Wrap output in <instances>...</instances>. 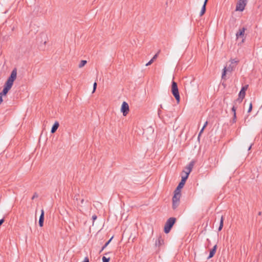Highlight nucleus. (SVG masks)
I'll list each match as a JSON object with an SVG mask.
<instances>
[{
	"mask_svg": "<svg viewBox=\"0 0 262 262\" xmlns=\"http://www.w3.org/2000/svg\"><path fill=\"white\" fill-rule=\"evenodd\" d=\"M17 76V69L14 68L11 72L10 77L8 78V80L12 81L14 82L16 79Z\"/></svg>",
	"mask_w": 262,
	"mask_h": 262,
	"instance_id": "8",
	"label": "nucleus"
},
{
	"mask_svg": "<svg viewBox=\"0 0 262 262\" xmlns=\"http://www.w3.org/2000/svg\"><path fill=\"white\" fill-rule=\"evenodd\" d=\"M236 121V114H233V123H235Z\"/></svg>",
	"mask_w": 262,
	"mask_h": 262,
	"instance_id": "30",
	"label": "nucleus"
},
{
	"mask_svg": "<svg viewBox=\"0 0 262 262\" xmlns=\"http://www.w3.org/2000/svg\"><path fill=\"white\" fill-rule=\"evenodd\" d=\"M159 53V51L156 54L154 57L152 58L151 59H150V60L149 61H148L146 64V66H148L150 64H151L154 61V60L157 58L158 56V54Z\"/></svg>",
	"mask_w": 262,
	"mask_h": 262,
	"instance_id": "17",
	"label": "nucleus"
},
{
	"mask_svg": "<svg viewBox=\"0 0 262 262\" xmlns=\"http://www.w3.org/2000/svg\"><path fill=\"white\" fill-rule=\"evenodd\" d=\"M37 197L36 193H35L32 197V200H34L35 198Z\"/></svg>",
	"mask_w": 262,
	"mask_h": 262,
	"instance_id": "34",
	"label": "nucleus"
},
{
	"mask_svg": "<svg viewBox=\"0 0 262 262\" xmlns=\"http://www.w3.org/2000/svg\"><path fill=\"white\" fill-rule=\"evenodd\" d=\"M252 104L251 102L250 103V105H249V109L248 110V113H250L252 111Z\"/></svg>",
	"mask_w": 262,
	"mask_h": 262,
	"instance_id": "29",
	"label": "nucleus"
},
{
	"mask_svg": "<svg viewBox=\"0 0 262 262\" xmlns=\"http://www.w3.org/2000/svg\"><path fill=\"white\" fill-rule=\"evenodd\" d=\"M171 92L172 93V95L176 98L177 102L179 103L180 100V94H179V92L177 83L174 81H173L172 82Z\"/></svg>",
	"mask_w": 262,
	"mask_h": 262,
	"instance_id": "2",
	"label": "nucleus"
},
{
	"mask_svg": "<svg viewBox=\"0 0 262 262\" xmlns=\"http://www.w3.org/2000/svg\"><path fill=\"white\" fill-rule=\"evenodd\" d=\"M44 221V211L43 209L41 211V214L39 219V225L40 227H42Z\"/></svg>",
	"mask_w": 262,
	"mask_h": 262,
	"instance_id": "9",
	"label": "nucleus"
},
{
	"mask_svg": "<svg viewBox=\"0 0 262 262\" xmlns=\"http://www.w3.org/2000/svg\"><path fill=\"white\" fill-rule=\"evenodd\" d=\"M176 219L174 217H170L166 221L164 226V232L168 233L170 232L171 228L175 223Z\"/></svg>",
	"mask_w": 262,
	"mask_h": 262,
	"instance_id": "3",
	"label": "nucleus"
},
{
	"mask_svg": "<svg viewBox=\"0 0 262 262\" xmlns=\"http://www.w3.org/2000/svg\"><path fill=\"white\" fill-rule=\"evenodd\" d=\"M129 111V105L128 103L124 101L121 105V112L124 116H126Z\"/></svg>",
	"mask_w": 262,
	"mask_h": 262,
	"instance_id": "5",
	"label": "nucleus"
},
{
	"mask_svg": "<svg viewBox=\"0 0 262 262\" xmlns=\"http://www.w3.org/2000/svg\"><path fill=\"white\" fill-rule=\"evenodd\" d=\"M163 243H164L163 239L162 238H161V237H159L158 238V239L156 241L155 245L156 246L160 247V246L163 245Z\"/></svg>",
	"mask_w": 262,
	"mask_h": 262,
	"instance_id": "16",
	"label": "nucleus"
},
{
	"mask_svg": "<svg viewBox=\"0 0 262 262\" xmlns=\"http://www.w3.org/2000/svg\"><path fill=\"white\" fill-rule=\"evenodd\" d=\"M238 62V60H236V59L231 60V64H233L234 63H237Z\"/></svg>",
	"mask_w": 262,
	"mask_h": 262,
	"instance_id": "26",
	"label": "nucleus"
},
{
	"mask_svg": "<svg viewBox=\"0 0 262 262\" xmlns=\"http://www.w3.org/2000/svg\"><path fill=\"white\" fill-rule=\"evenodd\" d=\"M113 237L111 238L102 247V249L100 251V252H101L102 251H103L106 247L109 244V243H110V242L111 241Z\"/></svg>",
	"mask_w": 262,
	"mask_h": 262,
	"instance_id": "22",
	"label": "nucleus"
},
{
	"mask_svg": "<svg viewBox=\"0 0 262 262\" xmlns=\"http://www.w3.org/2000/svg\"><path fill=\"white\" fill-rule=\"evenodd\" d=\"M204 129H205L204 128L202 127V128L201 129V130H200V132L199 133V137L200 136L201 134L203 133Z\"/></svg>",
	"mask_w": 262,
	"mask_h": 262,
	"instance_id": "31",
	"label": "nucleus"
},
{
	"mask_svg": "<svg viewBox=\"0 0 262 262\" xmlns=\"http://www.w3.org/2000/svg\"><path fill=\"white\" fill-rule=\"evenodd\" d=\"M161 110L160 109H159L158 111V115L160 116V115L161 114Z\"/></svg>",
	"mask_w": 262,
	"mask_h": 262,
	"instance_id": "37",
	"label": "nucleus"
},
{
	"mask_svg": "<svg viewBox=\"0 0 262 262\" xmlns=\"http://www.w3.org/2000/svg\"><path fill=\"white\" fill-rule=\"evenodd\" d=\"M204 129H205L204 128L202 127V128L201 129V130H200V132L199 133V137L200 136L201 134L203 133Z\"/></svg>",
	"mask_w": 262,
	"mask_h": 262,
	"instance_id": "32",
	"label": "nucleus"
},
{
	"mask_svg": "<svg viewBox=\"0 0 262 262\" xmlns=\"http://www.w3.org/2000/svg\"><path fill=\"white\" fill-rule=\"evenodd\" d=\"M245 30L246 29L245 28H243L242 29H239L238 31L237 32V33H236V37L238 38L241 36H243L245 33Z\"/></svg>",
	"mask_w": 262,
	"mask_h": 262,
	"instance_id": "14",
	"label": "nucleus"
},
{
	"mask_svg": "<svg viewBox=\"0 0 262 262\" xmlns=\"http://www.w3.org/2000/svg\"><path fill=\"white\" fill-rule=\"evenodd\" d=\"M185 182H186L184 181L183 180H181L175 190L176 191L181 192V189H182L183 187L185 184Z\"/></svg>",
	"mask_w": 262,
	"mask_h": 262,
	"instance_id": "12",
	"label": "nucleus"
},
{
	"mask_svg": "<svg viewBox=\"0 0 262 262\" xmlns=\"http://www.w3.org/2000/svg\"><path fill=\"white\" fill-rule=\"evenodd\" d=\"M247 0H238L236 4L235 11H243L247 5Z\"/></svg>",
	"mask_w": 262,
	"mask_h": 262,
	"instance_id": "4",
	"label": "nucleus"
},
{
	"mask_svg": "<svg viewBox=\"0 0 262 262\" xmlns=\"http://www.w3.org/2000/svg\"><path fill=\"white\" fill-rule=\"evenodd\" d=\"M188 177V176L187 174H184V176H182V179L181 180H183L184 181L186 182V180L187 179Z\"/></svg>",
	"mask_w": 262,
	"mask_h": 262,
	"instance_id": "23",
	"label": "nucleus"
},
{
	"mask_svg": "<svg viewBox=\"0 0 262 262\" xmlns=\"http://www.w3.org/2000/svg\"><path fill=\"white\" fill-rule=\"evenodd\" d=\"M86 63H87L86 60H81L80 63L78 65L79 68H81L83 67L86 64Z\"/></svg>",
	"mask_w": 262,
	"mask_h": 262,
	"instance_id": "21",
	"label": "nucleus"
},
{
	"mask_svg": "<svg viewBox=\"0 0 262 262\" xmlns=\"http://www.w3.org/2000/svg\"><path fill=\"white\" fill-rule=\"evenodd\" d=\"M96 87H97V83L96 82H95L93 84V91L92 92L93 93H94L95 91H96Z\"/></svg>",
	"mask_w": 262,
	"mask_h": 262,
	"instance_id": "27",
	"label": "nucleus"
},
{
	"mask_svg": "<svg viewBox=\"0 0 262 262\" xmlns=\"http://www.w3.org/2000/svg\"><path fill=\"white\" fill-rule=\"evenodd\" d=\"M246 95V92H243V91H240L238 94V98L236 101H239V102H241L243 99L245 98Z\"/></svg>",
	"mask_w": 262,
	"mask_h": 262,
	"instance_id": "10",
	"label": "nucleus"
},
{
	"mask_svg": "<svg viewBox=\"0 0 262 262\" xmlns=\"http://www.w3.org/2000/svg\"><path fill=\"white\" fill-rule=\"evenodd\" d=\"M236 107L235 106H233L231 109V111L233 112V114H236Z\"/></svg>",
	"mask_w": 262,
	"mask_h": 262,
	"instance_id": "28",
	"label": "nucleus"
},
{
	"mask_svg": "<svg viewBox=\"0 0 262 262\" xmlns=\"http://www.w3.org/2000/svg\"><path fill=\"white\" fill-rule=\"evenodd\" d=\"M13 82L7 79V81L6 82V83L5 84V85L7 87H9L10 88H11L13 85Z\"/></svg>",
	"mask_w": 262,
	"mask_h": 262,
	"instance_id": "19",
	"label": "nucleus"
},
{
	"mask_svg": "<svg viewBox=\"0 0 262 262\" xmlns=\"http://www.w3.org/2000/svg\"><path fill=\"white\" fill-rule=\"evenodd\" d=\"M216 248L217 246L215 245L213 247V249L210 250L209 255L207 258L208 259H210L214 256L216 250Z\"/></svg>",
	"mask_w": 262,
	"mask_h": 262,
	"instance_id": "13",
	"label": "nucleus"
},
{
	"mask_svg": "<svg viewBox=\"0 0 262 262\" xmlns=\"http://www.w3.org/2000/svg\"><path fill=\"white\" fill-rule=\"evenodd\" d=\"M207 2H208V0L205 1L204 5H203V6L202 8L201 11L200 12V16H202L205 13V12L206 11V6Z\"/></svg>",
	"mask_w": 262,
	"mask_h": 262,
	"instance_id": "15",
	"label": "nucleus"
},
{
	"mask_svg": "<svg viewBox=\"0 0 262 262\" xmlns=\"http://www.w3.org/2000/svg\"><path fill=\"white\" fill-rule=\"evenodd\" d=\"M110 258H106L105 256H103L102 257V261L103 262H109Z\"/></svg>",
	"mask_w": 262,
	"mask_h": 262,
	"instance_id": "25",
	"label": "nucleus"
},
{
	"mask_svg": "<svg viewBox=\"0 0 262 262\" xmlns=\"http://www.w3.org/2000/svg\"><path fill=\"white\" fill-rule=\"evenodd\" d=\"M223 224H224V217L222 216L221 219L220 226L218 229L219 231H221L223 227Z\"/></svg>",
	"mask_w": 262,
	"mask_h": 262,
	"instance_id": "20",
	"label": "nucleus"
},
{
	"mask_svg": "<svg viewBox=\"0 0 262 262\" xmlns=\"http://www.w3.org/2000/svg\"><path fill=\"white\" fill-rule=\"evenodd\" d=\"M10 89H11V88L4 85V89H3V91L1 93H0V94H1V96H2L3 95H5L7 94V93Z\"/></svg>",
	"mask_w": 262,
	"mask_h": 262,
	"instance_id": "18",
	"label": "nucleus"
},
{
	"mask_svg": "<svg viewBox=\"0 0 262 262\" xmlns=\"http://www.w3.org/2000/svg\"><path fill=\"white\" fill-rule=\"evenodd\" d=\"M84 202V200L83 199H82L81 200H80V204L82 205L83 204Z\"/></svg>",
	"mask_w": 262,
	"mask_h": 262,
	"instance_id": "38",
	"label": "nucleus"
},
{
	"mask_svg": "<svg viewBox=\"0 0 262 262\" xmlns=\"http://www.w3.org/2000/svg\"><path fill=\"white\" fill-rule=\"evenodd\" d=\"M160 106V108H163L162 105L161 104Z\"/></svg>",
	"mask_w": 262,
	"mask_h": 262,
	"instance_id": "41",
	"label": "nucleus"
},
{
	"mask_svg": "<svg viewBox=\"0 0 262 262\" xmlns=\"http://www.w3.org/2000/svg\"><path fill=\"white\" fill-rule=\"evenodd\" d=\"M4 222V219H2L0 220V226Z\"/></svg>",
	"mask_w": 262,
	"mask_h": 262,
	"instance_id": "35",
	"label": "nucleus"
},
{
	"mask_svg": "<svg viewBox=\"0 0 262 262\" xmlns=\"http://www.w3.org/2000/svg\"><path fill=\"white\" fill-rule=\"evenodd\" d=\"M194 165V162H191L185 168V169L183 171V173L187 176H189V173L192 170V169Z\"/></svg>",
	"mask_w": 262,
	"mask_h": 262,
	"instance_id": "6",
	"label": "nucleus"
},
{
	"mask_svg": "<svg viewBox=\"0 0 262 262\" xmlns=\"http://www.w3.org/2000/svg\"><path fill=\"white\" fill-rule=\"evenodd\" d=\"M235 66L233 64H230L228 67H225L223 69V72L222 75V78H224L226 72H232L234 69H235Z\"/></svg>",
	"mask_w": 262,
	"mask_h": 262,
	"instance_id": "7",
	"label": "nucleus"
},
{
	"mask_svg": "<svg viewBox=\"0 0 262 262\" xmlns=\"http://www.w3.org/2000/svg\"><path fill=\"white\" fill-rule=\"evenodd\" d=\"M258 214L259 215H261V211H259V212H258Z\"/></svg>",
	"mask_w": 262,
	"mask_h": 262,
	"instance_id": "40",
	"label": "nucleus"
},
{
	"mask_svg": "<svg viewBox=\"0 0 262 262\" xmlns=\"http://www.w3.org/2000/svg\"><path fill=\"white\" fill-rule=\"evenodd\" d=\"M252 145H253V144H251V145L249 146V147L248 148V150H250V149H251V147H252Z\"/></svg>",
	"mask_w": 262,
	"mask_h": 262,
	"instance_id": "39",
	"label": "nucleus"
},
{
	"mask_svg": "<svg viewBox=\"0 0 262 262\" xmlns=\"http://www.w3.org/2000/svg\"><path fill=\"white\" fill-rule=\"evenodd\" d=\"M248 85H245V86L242 87V88L241 91H243V92H246V90L248 89Z\"/></svg>",
	"mask_w": 262,
	"mask_h": 262,
	"instance_id": "24",
	"label": "nucleus"
},
{
	"mask_svg": "<svg viewBox=\"0 0 262 262\" xmlns=\"http://www.w3.org/2000/svg\"><path fill=\"white\" fill-rule=\"evenodd\" d=\"M181 196V192L174 191V195L172 197V208L176 209L180 204V200Z\"/></svg>",
	"mask_w": 262,
	"mask_h": 262,
	"instance_id": "1",
	"label": "nucleus"
},
{
	"mask_svg": "<svg viewBox=\"0 0 262 262\" xmlns=\"http://www.w3.org/2000/svg\"><path fill=\"white\" fill-rule=\"evenodd\" d=\"M59 126V124L58 122L56 121L54 123V124H53V125L51 128V133H52V134L54 133L57 130Z\"/></svg>",
	"mask_w": 262,
	"mask_h": 262,
	"instance_id": "11",
	"label": "nucleus"
},
{
	"mask_svg": "<svg viewBox=\"0 0 262 262\" xmlns=\"http://www.w3.org/2000/svg\"><path fill=\"white\" fill-rule=\"evenodd\" d=\"M97 219V216L96 215H94L92 216V219L93 220V222L96 220Z\"/></svg>",
	"mask_w": 262,
	"mask_h": 262,
	"instance_id": "33",
	"label": "nucleus"
},
{
	"mask_svg": "<svg viewBox=\"0 0 262 262\" xmlns=\"http://www.w3.org/2000/svg\"><path fill=\"white\" fill-rule=\"evenodd\" d=\"M207 124H208V122L206 121V122L205 123L203 127L205 128L206 127V126L207 125Z\"/></svg>",
	"mask_w": 262,
	"mask_h": 262,
	"instance_id": "36",
	"label": "nucleus"
}]
</instances>
